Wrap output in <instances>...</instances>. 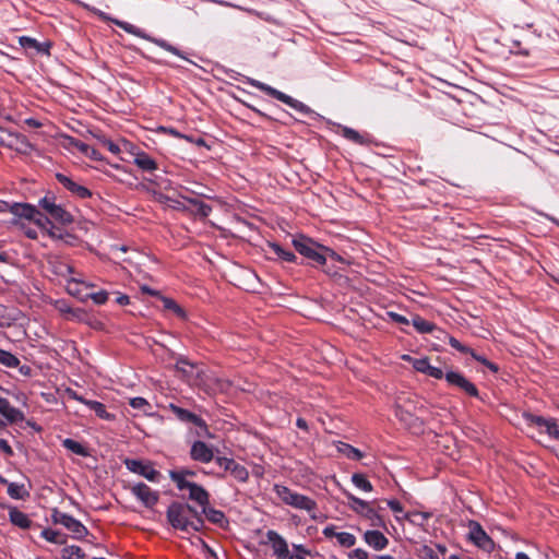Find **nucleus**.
I'll list each match as a JSON object with an SVG mask.
<instances>
[{
  "mask_svg": "<svg viewBox=\"0 0 559 559\" xmlns=\"http://www.w3.org/2000/svg\"><path fill=\"white\" fill-rule=\"evenodd\" d=\"M167 520L175 530L182 532L200 531L204 521L199 511L188 503L173 502L169 504Z\"/></svg>",
  "mask_w": 559,
  "mask_h": 559,
  "instance_id": "obj_1",
  "label": "nucleus"
},
{
  "mask_svg": "<svg viewBox=\"0 0 559 559\" xmlns=\"http://www.w3.org/2000/svg\"><path fill=\"white\" fill-rule=\"evenodd\" d=\"M168 409L180 423L188 426L189 431L195 437L203 439L213 437V435L210 432L206 421L201 416L174 403L168 405Z\"/></svg>",
  "mask_w": 559,
  "mask_h": 559,
  "instance_id": "obj_2",
  "label": "nucleus"
},
{
  "mask_svg": "<svg viewBox=\"0 0 559 559\" xmlns=\"http://www.w3.org/2000/svg\"><path fill=\"white\" fill-rule=\"evenodd\" d=\"M249 84L261 92L265 93L266 95L286 104L294 110L298 111L299 114L310 117V118H317L319 115L312 110L308 105L304 104L302 102L293 98L292 96L263 83L254 79H249Z\"/></svg>",
  "mask_w": 559,
  "mask_h": 559,
  "instance_id": "obj_3",
  "label": "nucleus"
},
{
  "mask_svg": "<svg viewBox=\"0 0 559 559\" xmlns=\"http://www.w3.org/2000/svg\"><path fill=\"white\" fill-rule=\"evenodd\" d=\"M273 491L282 500L283 503L307 512H313L317 509V502L308 496L292 490L285 485L275 484Z\"/></svg>",
  "mask_w": 559,
  "mask_h": 559,
  "instance_id": "obj_4",
  "label": "nucleus"
},
{
  "mask_svg": "<svg viewBox=\"0 0 559 559\" xmlns=\"http://www.w3.org/2000/svg\"><path fill=\"white\" fill-rule=\"evenodd\" d=\"M292 243L299 254L310 261L311 265H325L326 257L322 251V245L304 235L294 238Z\"/></svg>",
  "mask_w": 559,
  "mask_h": 559,
  "instance_id": "obj_5",
  "label": "nucleus"
},
{
  "mask_svg": "<svg viewBox=\"0 0 559 559\" xmlns=\"http://www.w3.org/2000/svg\"><path fill=\"white\" fill-rule=\"evenodd\" d=\"M115 23L117 26H119L126 33L134 35L140 38H143L147 41H151V43L155 44L156 46L163 48L164 50H166L183 60H189L187 58V56L181 50H179L176 46L169 44L167 40H165L163 38L153 37L150 34H147L144 29H142L131 23H128L124 21H115Z\"/></svg>",
  "mask_w": 559,
  "mask_h": 559,
  "instance_id": "obj_6",
  "label": "nucleus"
},
{
  "mask_svg": "<svg viewBox=\"0 0 559 559\" xmlns=\"http://www.w3.org/2000/svg\"><path fill=\"white\" fill-rule=\"evenodd\" d=\"M348 499V506L349 508L359 514L360 516L365 518L369 521L370 526L372 527H385V521L383 518L379 514V512L370 506L369 502L354 496L353 493L346 492L345 493Z\"/></svg>",
  "mask_w": 559,
  "mask_h": 559,
  "instance_id": "obj_7",
  "label": "nucleus"
},
{
  "mask_svg": "<svg viewBox=\"0 0 559 559\" xmlns=\"http://www.w3.org/2000/svg\"><path fill=\"white\" fill-rule=\"evenodd\" d=\"M38 205L59 224L68 225L73 222L71 213L61 204L56 203V198L53 195H45L39 200Z\"/></svg>",
  "mask_w": 559,
  "mask_h": 559,
  "instance_id": "obj_8",
  "label": "nucleus"
},
{
  "mask_svg": "<svg viewBox=\"0 0 559 559\" xmlns=\"http://www.w3.org/2000/svg\"><path fill=\"white\" fill-rule=\"evenodd\" d=\"M523 418L528 426L539 428L542 432H546L549 438L559 441V424L554 418L524 413Z\"/></svg>",
  "mask_w": 559,
  "mask_h": 559,
  "instance_id": "obj_9",
  "label": "nucleus"
},
{
  "mask_svg": "<svg viewBox=\"0 0 559 559\" xmlns=\"http://www.w3.org/2000/svg\"><path fill=\"white\" fill-rule=\"evenodd\" d=\"M468 540L472 542L479 549L491 552L495 548V543L491 537L485 532L483 526L474 520L468 522Z\"/></svg>",
  "mask_w": 559,
  "mask_h": 559,
  "instance_id": "obj_10",
  "label": "nucleus"
},
{
  "mask_svg": "<svg viewBox=\"0 0 559 559\" xmlns=\"http://www.w3.org/2000/svg\"><path fill=\"white\" fill-rule=\"evenodd\" d=\"M51 519L55 524H60L69 530L76 539H81L88 534L87 528L70 514L53 510Z\"/></svg>",
  "mask_w": 559,
  "mask_h": 559,
  "instance_id": "obj_11",
  "label": "nucleus"
},
{
  "mask_svg": "<svg viewBox=\"0 0 559 559\" xmlns=\"http://www.w3.org/2000/svg\"><path fill=\"white\" fill-rule=\"evenodd\" d=\"M124 465L130 472L144 477L148 481H159L160 473L154 468L151 462H144L135 459H127L124 461Z\"/></svg>",
  "mask_w": 559,
  "mask_h": 559,
  "instance_id": "obj_12",
  "label": "nucleus"
},
{
  "mask_svg": "<svg viewBox=\"0 0 559 559\" xmlns=\"http://www.w3.org/2000/svg\"><path fill=\"white\" fill-rule=\"evenodd\" d=\"M445 381L449 385L454 386L463 391L465 394L472 397H478L479 392L474 383H472L463 373L449 370L445 372Z\"/></svg>",
  "mask_w": 559,
  "mask_h": 559,
  "instance_id": "obj_13",
  "label": "nucleus"
},
{
  "mask_svg": "<svg viewBox=\"0 0 559 559\" xmlns=\"http://www.w3.org/2000/svg\"><path fill=\"white\" fill-rule=\"evenodd\" d=\"M56 179L64 189H67L72 195L85 200L92 198L93 193L92 191L86 188L85 186L74 181L71 177L57 173Z\"/></svg>",
  "mask_w": 559,
  "mask_h": 559,
  "instance_id": "obj_14",
  "label": "nucleus"
},
{
  "mask_svg": "<svg viewBox=\"0 0 559 559\" xmlns=\"http://www.w3.org/2000/svg\"><path fill=\"white\" fill-rule=\"evenodd\" d=\"M132 495L146 508H153L158 501V492L152 490L146 484L138 483L131 487Z\"/></svg>",
  "mask_w": 559,
  "mask_h": 559,
  "instance_id": "obj_15",
  "label": "nucleus"
},
{
  "mask_svg": "<svg viewBox=\"0 0 559 559\" xmlns=\"http://www.w3.org/2000/svg\"><path fill=\"white\" fill-rule=\"evenodd\" d=\"M265 535L267 538V543L271 545V548L273 550V556L276 559L288 558L289 549L285 538L273 530H269Z\"/></svg>",
  "mask_w": 559,
  "mask_h": 559,
  "instance_id": "obj_16",
  "label": "nucleus"
},
{
  "mask_svg": "<svg viewBox=\"0 0 559 559\" xmlns=\"http://www.w3.org/2000/svg\"><path fill=\"white\" fill-rule=\"evenodd\" d=\"M20 46L29 53L33 55H49L51 44L50 41L40 43L37 39L29 36H21L19 38Z\"/></svg>",
  "mask_w": 559,
  "mask_h": 559,
  "instance_id": "obj_17",
  "label": "nucleus"
},
{
  "mask_svg": "<svg viewBox=\"0 0 559 559\" xmlns=\"http://www.w3.org/2000/svg\"><path fill=\"white\" fill-rule=\"evenodd\" d=\"M190 457L200 463H210L214 459L213 449L202 440H197L191 444Z\"/></svg>",
  "mask_w": 559,
  "mask_h": 559,
  "instance_id": "obj_18",
  "label": "nucleus"
},
{
  "mask_svg": "<svg viewBox=\"0 0 559 559\" xmlns=\"http://www.w3.org/2000/svg\"><path fill=\"white\" fill-rule=\"evenodd\" d=\"M0 415L5 419L3 420L7 424H17L25 419L24 413L12 406L11 403L4 399L0 397Z\"/></svg>",
  "mask_w": 559,
  "mask_h": 559,
  "instance_id": "obj_19",
  "label": "nucleus"
},
{
  "mask_svg": "<svg viewBox=\"0 0 559 559\" xmlns=\"http://www.w3.org/2000/svg\"><path fill=\"white\" fill-rule=\"evenodd\" d=\"M322 534L326 538L335 537L341 547L350 548L356 544V537L348 532H336L335 525H328L323 528Z\"/></svg>",
  "mask_w": 559,
  "mask_h": 559,
  "instance_id": "obj_20",
  "label": "nucleus"
},
{
  "mask_svg": "<svg viewBox=\"0 0 559 559\" xmlns=\"http://www.w3.org/2000/svg\"><path fill=\"white\" fill-rule=\"evenodd\" d=\"M35 205H32L29 203H19L13 202L11 206V214H13V219L11 221L12 225H20V219L24 218L27 221H31L35 214Z\"/></svg>",
  "mask_w": 559,
  "mask_h": 559,
  "instance_id": "obj_21",
  "label": "nucleus"
},
{
  "mask_svg": "<svg viewBox=\"0 0 559 559\" xmlns=\"http://www.w3.org/2000/svg\"><path fill=\"white\" fill-rule=\"evenodd\" d=\"M7 510H8V514H9V521L12 525H14L21 530H28L32 527L33 522L29 519L28 514L19 510L17 507L8 506Z\"/></svg>",
  "mask_w": 559,
  "mask_h": 559,
  "instance_id": "obj_22",
  "label": "nucleus"
},
{
  "mask_svg": "<svg viewBox=\"0 0 559 559\" xmlns=\"http://www.w3.org/2000/svg\"><path fill=\"white\" fill-rule=\"evenodd\" d=\"M364 540L369 547L377 551L383 550L389 545V539L378 530L366 531Z\"/></svg>",
  "mask_w": 559,
  "mask_h": 559,
  "instance_id": "obj_23",
  "label": "nucleus"
},
{
  "mask_svg": "<svg viewBox=\"0 0 559 559\" xmlns=\"http://www.w3.org/2000/svg\"><path fill=\"white\" fill-rule=\"evenodd\" d=\"M189 499L195 502L201 509L205 508V506L210 504V493L205 490L204 487L194 483L189 488Z\"/></svg>",
  "mask_w": 559,
  "mask_h": 559,
  "instance_id": "obj_24",
  "label": "nucleus"
},
{
  "mask_svg": "<svg viewBox=\"0 0 559 559\" xmlns=\"http://www.w3.org/2000/svg\"><path fill=\"white\" fill-rule=\"evenodd\" d=\"M94 285L92 283H86L82 280L72 277L67 283V292L71 295L80 299L81 301L86 300V293H83L82 287L91 288Z\"/></svg>",
  "mask_w": 559,
  "mask_h": 559,
  "instance_id": "obj_25",
  "label": "nucleus"
},
{
  "mask_svg": "<svg viewBox=\"0 0 559 559\" xmlns=\"http://www.w3.org/2000/svg\"><path fill=\"white\" fill-rule=\"evenodd\" d=\"M133 163L143 171H154L157 169V163L144 151L133 153Z\"/></svg>",
  "mask_w": 559,
  "mask_h": 559,
  "instance_id": "obj_26",
  "label": "nucleus"
},
{
  "mask_svg": "<svg viewBox=\"0 0 559 559\" xmlns=\"http://www.w3.org/2000/svg\"><path fill=\"white\" fill-rule=\"evenodd\" d=\"M340 128L342 136H344L346 140L358 145H368L370 143V139L368 135L361 134L349 127L340 126Z\"/></svg>",
  "mask_w": 559,
  "mask_h": 559,
  "instance_id": "obj_27",
  "label": "nucleus"
},
{
  "mask_svg": "<svg viewBox=\"0 0 559 559\" xmlns=\"http://www.w3.org/2000/svg\"><path fill=\"white\" fill-rule=\"evenodd\" d=\"M179 195L194 207L193 213L195 215L205 218L212 213V206L200 201L199 199L191 198L182 193H180Z\"/></svg>",
  "mask_w": 559,
  "mask_h": 559,
  "instance_id": "obj_28",
  "label": "nucleus"
},
{
  "mask_svg": "<svg viewBox=\"0 0 559 559\" xmlns=\"http://www.w3.org/2000/svg\"><path fill=\"white\" fill-rule=\"evenodd\" d=\"M0 481L8 484L7 492L12 499L24 500L29 496V492L26 490L23 484L8 483V480L4 478H0Z\"/></svg>",
  "mask_w": 559,
  "mask_h": 559,
  "instance_id": "obj_29",
  "label": "nucleus"
},
{
  "mask_svg": "<svg viewBox=\"0 0 559 559\" xmlns=\"http://www.w3.org/2000/svg\"><path fill=\"white\" fill-rule=\"evenodd\" d=\"M269 248L277 257V259L289 263L297 262L296 254L290 250L284 249L281 245L276 242H269Z\"/></svg>",
  "mask_w": 559,
  "mask_h": 559,
  "instance_id": "obj_30",
  "label": "nucleus"
},
{
  "mask_svg": "<svg viewBox=\"0 0 559 559\" xmlns=\"http://www.w3.org/2000/svg\"><path fill=\"white\" fill-rule=\"evenodd\" d=\"M337 450L349 460L359 461L364 457V454L359 449L345 442H340Z\"/></svg>",
  "mask_w": 559,
  "mask_h": 559,
  "instance_id": "obj_31",
  "label": "nucleus"
},
{
  "mask_svg": "<svg viewBox=\"0 0 559 559\" xmlns=\"http://www.w3.org/2000/svg\"><path fill=\"white\" fill-rule=\"evenodd\" d=\"M62 445H63V448H66L67 450L71 451L72 453H74L76 455H80L83 457H86L90 455L87 449L83 444H81L80 442H78L71 438L63 439Z\"/></svg>",
  "mask_w": 559,
  "mask_h": 559,
  "instance_id": "obj_32",
  "label": "nucleus"
},
{
  "mask_svg": "<svg viewBox=\"0 0 559 559\" xmlns=\"http://www.w3.org/2000/svg\"><path fill=\"white\" fill-rule=\"evenodd\" d=\"M86 406L91 411H93L96 414V416L99 417L100 419H105V420L114 419V415L108 413L106 409V406L98 401L88 400L86 403Z\"/></svg>",
  "mask_w": 559,
  "mask_h": 559,
  "instance_id": "obj_33",
  "label": "nucleus"
},
{
  "mask_svg": "<svg viewBox=\"0 0 559 559\" xmlns=\"http://www.w3.org/2000/svg\"><path fill=\"white\" fill-rule=\"evenodd\" d=\"M199 513L202 515H205L206 519L214 523V524H222L225 520V514L221 510H216L214 508H211L210 504L205 506V508H202Z\"/></svg>",
  "mask_w": 559,
  "mask_h": 559,
  "instance_id": "obj_34",
  "label": "nucleus"
},
{
  "mask_svg": "<svg viewBox=\"0 0 559 559\" xmlns=\"http://www.w3.org/2000/svg\"><path fill=\"white\" fill-rule=\"evenodd\" d=\"M40 536L45 538L49 543L62 545L66 543V535L60 533L59 531H55L51 528H45L41 531Z\"/></svg>",
  "mask_w": 559,
  "mask_h": 559,
  "instance_id": "obj_35",
  "label": "nucleus"
},
{
  "mask_svg": "<svg viewBox=\"0 0 559 559\" xmlns=\"http://www.w3.org/2000/svg\"><path fill=\"white\" fill-rule=\"evenodd\" d=\"M169 478L175 483L178 490H189V488L194 484L193 481H189L182 474H179L176 469L169 471Z\"/></svg>",
  "mask_w": 559,
  "mask_h": 559,
  "instance_id": "obj_36",
  "label": "nucleus"
},
{
  "mask_svg": "<svg viewBox=\"0 0 559 559\" xmlns=\"http://www.w3.org/2000/svg\"><path fill=\"white\" fill-rule=\"evenodd\" d=\"M412 324L419 333H431L436 329V325L433 323L425 320L420 316H415L412 319Z\"/></svg>",
  "mask_w": 559,
  "mask_h": 559,
  "instance_id": "obj_37",
  "label": "nucleus"
},
{
  "mask_svg": "<svg viewBox=\"0 0 559 559\" xmlns=\"http://www.w3.org/2000/svg\"><path fill=\"white\" fill-rule=\"evenodd\" d=\"M0 365L5 368H15L20 365V359L9 350L0 348Z\"/></svg>",
  "mask_w": 559,
  "mask_h": 559,
  "instance_id": "obj_38",
  "label": "nucleus"
},
{
  "mask_svg": "<svg viewBox=\"0 0 559 559\" xmlns=\"http://www.w3.org/2000/svg\"><path fill=\"white\" fill-rule=\"evenodd\" d=\"M61 556L63 559H84L85 554L83 549L76 545L66 546L61 550Z\"/></svg>",
  "mask_w": 559,
  "mask_h": 559,
  "instance_id": "obj_39",
  "label": "nucleus"
},
{
  "mask_svg": "<svg viewBox=\"0 0 559 559\" xmlns=\"http://www.w3.org/2000/svg\"><path fill=\"white\" fill-rule=\"evenodd\" d=\"M352 483L355 485V487L366 492H369L373 489L372 484L367 479V477L364 474H353Z\"/></svg>",
  "mask_w": 559,
  "mask_h": 559,
  "instance_id": "obj_40",
  "label": "nucleus"
},
{
  "mask_svg": "<svg viewBox=\"0 0 559 559\" xmlns=\"http://www.w3.org/2000/svg\"><path fill=\"white\" fill-rule=\"evenodd\" d=\"M163 306L165 309L173 311L178 318L186 319L187 313L174 299L168 297L162 298Z\"/></svg>",
  "mask_w": 559,
  "mask_h": 559,
  "instance_id": "obj_41",
  "label": "nucleus"
},
{
  "mask_svg": "<svg viewBox=\"0 0 559 559\" xmlns=\"http://www.w3.org/2000/svg\"><path fill=\"white\" fill-rule=\"evenodd\" d=\"M403 359L409 360V361L412 360L414 369L416 371L425 373V374L427 373L428 368L430 366L429 359L427 357L413 359L411 356L404 355Z\"/></svg>",
  "mask_w": 559,
  "mask_h": 559,
  "instance_id": "obj_42",
  "label": "nucleus"
},
{
  "mask_svg": "<svg viewBox=\"0 0 559 559\" xmlns=\"http://www.w3.org/2000/svg\"><path fill=\"white\" fill-rule=\"evenodd\" d=\"M231 471H230V475L237 479L238 481L240 483H246L249 478V472L248 469L239 464V463H235V465L231 466Z\"/></svg>",
  "mask_w": 559,
  "mask_h": 559,
  "instance_id": "obj_43",
  "label": "nucleus"
},
{
  "mask_svg": "<svg viewBox=\"0 0 559 559\" xmlns=\"http://www.w3.org/2000/svg\"><path fill=\"white\" fill-rule=\"evenodd\" d=\"M56 310L66 316L75 317L76 311L70 306V304L64 299H58L53 304Z\"/></svg>",
  "mask_w": 559,
  "mask_h": 559,
  "instance_id": "obj_44",
  "label": "nucleus"
},
{
  "mask_svg": "<svg viewBox=\"0 0 559 559\" xmlns=\"http://www.w3.org/2000/svg\"><path fill=\"white\" fill-rule=\"evenodd\" d=\"M468 355L476 361L480 362L485 367H487L490 371L497 372L499 370L498 366L490 360H488L485 356L477 354L474 349L471 348Z\"/></svg>",
  "mask_w": 559,
  "mask_h": 559,
  "instance_id": "obj_45",
  "label": "nucleus"
},
{
  "mask_svg": "<svg viewBox=\"0 0 559 559\" xmlns=\"http://www.w3.org/2000/svg\"><path fill=\"white\" fill-rule=\"evenodd\" d=\"M29 222H33L36 226L43 229H46L47 226L51 224L50 218L44 215L37 207L35 209V214Z\"/></svg>",
  "mask_w": 559,
  "mask_h": 559,
  "instance_id": "obj_46",
  "label": "nucleus"
},
{
  "mask_svg": "<svg viewBox=\"0 0 559 559\" xmlns=\"http://www.w3.org/2000/svg\"><path fill=\"white\" fill-rule=\"evenodd\" d=\"M67 140H68V146L70 148H74V150L79 151L80 153H82L83 155H86L88 147H90L88 144H86L73 136H68Z\"/></svg>",
  "mask_w": 559,
  "mask_h": 559,
  "instance_id": "obj_47",
  "label": "nucleus"
},
{
  "mask_svg": "<svg viewBox=\"0 0 559 559\" xmlns=\"http://www.w3.org/2000/svg\"><path fill=\"white\" fill-rule=\"evenodd\" d=\"M403 518L411 521L412 523L423 525L428 520L429 514L424 512H412L404 514Z\"/></svg>",
  "mask_w": 559,
  "mask_h": 559,
  "instance_id": "obj_48",
  "label": "nucleus"
},
{
  "mask_svg": "<svg viewBox=\"0 0 559 559\" xmlns=\"http://www.w3.org/2000/svg\"><path fill=\"white\" fill-rule=\"evenodd\" d=\"M86 299H92L96 305H104L108 300V293L106 290L86 293Z\"/></svg>",
  "mask_w": 559,
  "mask_h": 559,
  "instance_id": "obj_49",
  "label": "nucleus"
},
{
  "mask_svg": "<svg viewBox=\"0 0 559 559\" xmlns=\"http://www.w3.org/2000/svg\"><path fill=\"white\" fill-rule=\"evenodd\" d=\"M449 338V345L454 348L455 350L462 353V354H468L471 348L464 344H462L457 338L453 336H448Z\"/></svg>",
  "mask_w": 559,
  "mask_h": 559,
  "instance_id": "obj_50",
  "label": "nucleus"
},
{
  "mask_svg": "<svg viewBox=\"0 0 559 559\" xmlns=\"http://www.w3.org/2000/svg\"><path fill=\"white\" fill-rule=\"evenodd\" d=\"M216 464L224 468V471L229 472L231 471V466L235 465L236 461L234 459L225 457V456H218L215 460Z\"/></svg>",
  "mask_w": 559,
  "mask_h": 559,
  "instance_id": "obj_51",
  "label": "nucleus"
},
{
  "mask_svg": "<svg viewBox=\"0 0 559 559\" xmlns=\"http://www.w3.org/2000/svg\"><path fill=\"white\" fill-rule=\"evenodd\" d=\"M426 374L433 379H437V380H440L442 378L445 379V372H443V370L441 368H438V367H435L431 365L429 366Z\"/></svg>",
  "mask_w": 559,
  "mask_h": 559,
  "instance_id": "obj_52",
  "label": "nucleus"
},
{
  "mask_svg": "<svg viewBox=\"0 0 559 559\" xmlns=\"http://www.w3.org/2000/svg\"><path fill=\"white\" fill-rule=\"evenodd\" d=\"M388 317L395 323L407 325L409 323L408 319L400 313L389 311Z\"/></svg>",
  "mask_w": 559,
  "mask_h": 559,
  "instance_id": "obj_53",
  "label": "nucleus"
},
{
  "mask_svg": "<svg viewBox=\"0 0 559 559\" xmlns=\"http://www.w3.org/2000/svg\"><path fill=\"white\" fill-rule=\"evenodd\" d=\"M66 394L69 399L71 400H74V401H78L84 405H86L87 403V399H84L82 395H80L75 390L71 389V388H68L66 390Z\"/></svg>",
  "mask_w": 559,
  "mask_h": 559,
  "instance_id": "obj_54",
  "label": "nucleus"
},
{
  "mask_svg": "<svg viewBox=\"0 0 559 559\" xmlns=\"http://www.w3.org/2000/svg\"><path fill=\"white\" fill-rule=\"evenodd\" d=\"M130 406L133 407V408H138V409H141L143 408L144 406H147L148 405V402L144 399V397H141V396H136V397H132L130 399Z\"/></svg>",
  "mask_w": 559,
  "mask_h": 559,
  "instance_id": "obj_55",
  "label": "nucleus"
},
{
  "mask_svg": "<svg viewBox=\"0 0 559 559\" xmlns=\"http://www.w3.org/2000/svg\"><path fill=\"white\" fill-rule=\"evenodd\" d=\"M102 143L112 154H118L120 152L119 145L117 143L112 142L111 140H109V139H103Z\"/></svg>",
  "mask_w": 559,
  "mask_h": 559,
  "instance_id": "obj_56",
  "label": "nucleus"
},
{
  "mask_svg": "<svg viewBox=\"0 0 559 559\" xmlns=\"http://www.w3.org/2000/svg\"><path fill=\"white\" fill-rule=\"evenodd\" d=\"M349 559H368V552L361 548H356L348 554Z\"/></svg>",
  "mask_w": 559,
  "mask_h": 559,
  "instance_id": "obj_57",
  "label": "nucleus"
},
{
  "mask_svg": "<svg viewBox=\"0 0 559 559\" xmlns=\"http://www.w3.org/2000/svg\"><path fill=\"white\" fill-rule=\"evenodd\" d=\"M388 507L394 512V513H402L403 512V506L402 503L396 499L388 500L386 502Z\"/></svg>",
  "mask_w": 559,
  "mask_h": 559,
  "instance_id": "obj_58",
  "label": "nucleus"
},
{
  "mask_svg": "<svg viewBox=\"0 0 559 559\" xmlns=\"http://www.w3.org/2000/svg\"><path fill=\"white\" fill-rule=\"evenodd\" d=\"M56 272L60 275H66L74 273V270L70 264L60 263Z\"/></svg>",
  "mask_w": 559,
  "mask_h": 559,
  "instance_id": "obj_59",
  "label": "nucleus"
},
{
  "mask_svg": "<svg viewBox=\"0 0 559 559\" xmlns=\"http://www.w3.org/2000/svg\"><path fill=\"white\" fill-rule=\"evenodd\" d=\"M85 156L93 160H102L103 159V155L96 148H94L92 146L88 147V151Z\"/></svg>",
  "mask_w": 559,
  "mask_h": 559,
  "instance_id": "obj_60",
  "label": "nucleus"
},
{
  "mask_svg": "<svg viewBox=\"0 0 559 559\" xmlns=\"http://www.w3.org/2000/svg\"><path fill=\"white\" fill-rule=\"evenodd\" d=\"M0 450L8 456L13 455V450L5 439H0Z\"/></svg>",
  "mask_w": 559,
  "mask_h": 559,
  "instance_id": "obj_61",
  "label": "nucleus"
},
{
  "mask_svg": "<svg viewBox=\"0 0 559 559\" xmlns=\"http://www.w3.org/2000/svg\"><path fill=\"white\" fill-rule=\"evenodd\" d=\"M322 251H324L325 257H330L336 261H342V257L337 254L334 250L328 247H322Z\"/></svg>",
  "mask_w": 559,
  "mask_h": 559,
  "instance_id": "obj_62",
  "label": "nucleus"
},
{
  "mask_svg": "<svg viewBox=\"0 0 559 559\" xmlns=\"http://www.w3.org/2000/svg\"><path fill=\"white\" fill-rule=\"evenodd\" d=\"M424 559H440L439 555L430 547L424 548Z\"/></svg>",
  "mask_w": 559,
  "mask_h": 559,
  "instance_id": "obj_63",
  "label": "nucleus"
},
{
  "mask_svg": "<svg viewBox=\"0 0 559 559\" xmlns=\"http://www.w3.org/2000/svg\"><path fill=\"white\" fill-rule=\"evenodd\" d=\"M19 369V372L24 376V377H32V373H33V369L31 366L28 365H19V367H16Z\"/></svg>",
  "mask_w": 559,
  "mask_h": 559,
  "instance_id": "obj_64",
  "label": "nucleus"
}]
</instances>
